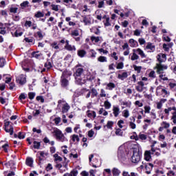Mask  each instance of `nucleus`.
<instances>
[{
  "mask_svg": "<svg viewBox=\"0 0 176 176\" xmlns=\"http://www.w3.org/2000/svg\"><path fill=\"white\" fill-rule=\"evenodd\" d=\"M27 78H25V76L24 74H21L18 77L16 78V83H19V85H25L27 83Z\"/></svg>",
  "mask_w": 176,
  "mask_h": 176,
  "instance_id": "423d86ee",
  "label": "nucleus"
},
{
  "mask_svg": "<svg viewBox=\"0 0 176 176\" xmlns=\"http://www.w3.org/2000/svg\"><path fill=\"white\" fill-rule=\"evenodd\" d=\"M137 91H139V93H142L144 91V88L143 87H141L140 85H138L135 87Z\"/></svg>",
  "mask_w": 176,
  "mask_h": 176,
  "instance_id": "a18cd8bd",
  "label": "nucleus"
},
{
  "mask_svg": "<svg viewBox=\"0 0 176 176\" xmlns=\"http://www.w3.org/2000/svg\"><path fill=\"white\" fill-rule=\"evenodd\" d=\"M93 135H94V131L91 130L88 131V137H89V138H91V137H93Z\"/></svg>",
  "mask_w": 176,
  "mask_h": 176,
  "instance_id": "774afa93",
  "label": "nucleus"
},
{
  "mask_svg": "<svg viewBox=\"0 0 176 176\" xmlns=\"http://www.w3.org/2000/svg\"><path fill=\"white\" fill-rule=\"evenodd\" d=\"M124 67V65L123 64V62L119 63L117 65V69H123V67Z\"/></svg>",
  "mask_w": 176,
  "mask_h": 176,
  "instance_id": "79ce46f5",
  "label": "nucleus"
},
{
  "mask_svg": "<svg viewBox=\"0 0 176 176\" xmlns=\"http://www.w3.org/2000/svg\"><path fill=\"white\" fill-rule=\"evenodd\" d=\"M14 36L18 38V36H21V35H23V32L19 30H16V32L14 33Z\"/></svg>",
  "mask_w": 176,
  "mask_h": 176,
  "instance_id": "c03bdc74",
  "label": "nucleus"
},
{
  "mask_svg": "<svg viewBox=\"0 0 176 176\" xmlns=\"http://www.w3.org/2000/svg\"><path fill=\"white\" fill-rule=\"evenodd\" d=\"M45 16V14L41 11L37 12L34 16L36 17V19H39L40 17H43Z\"/></svg>",
  "mask_w": 176,
  "mask_h": 176,
  "instance_id": "7c9ffc66",
  "label": "nucleus"
},
{
  "mask_svg": "<svg viewBox=\"0 0 176 176\" xmlns=\"http://www.w3.org/2000/svg\"><path fill=\"white\" fill-rule=\"evenodd\" d=\"M9 147V144L8 143L5 144L4 145L2 146V148L6 153H8V148Z\"/></svg>",
  "mask_w": 176,
  "mask_h": 176,
  "instance_id": "864d4df0",
  "label": "nucleus"
},
{
  "mask_svg": "<svg viewBox=\"0 0 176 176\" xmlns=\"http://www.w3.org/2000/svg\"><path fill=\"white\" fill-rule=\"evenodd\" d=\"M100 97H107V94L105 93V90L104 89H100Z\"/></svg>",
  "mask_w": 176,
  "mask_h": 176,
  "instance_id": "4d7b16f0",
  "label": "nucleus"
},
{
  "mask_svg": "<svg viewBox=\"0 0 176 176\" xmlns=\"http://www.w3.org/2000/svg\"><path fill=\"white\" fill-rule=\"evenodd\" d=\"M54 157L55 158V160L57 162H63V158L60 156H58V154H54Z\"/></svg>",
  "mask_w": 176,
  "mask_h": 176,
  "instance_id": "4c0bfd02",
  "label": "nucleus"
},
{
  "mask_svg": "<svg viewBox=\"0 0 176 176\" xmlns=\"http://www.w3.org/2000/svg\"><path fill=\"white\" fill-rule=\"evenodd\" d=\"M157 60L159 61V64H162V63H164V60L162 58V56L157 55Z\"/></svg>",
  "mask_w": 176,
  "mask_h": 176,
  "instance_id": "09e8293b",
  "label": "nucleus"
},
{
  "mask_svg": "<svg viewBox=\"0 0 176 176\" xmlns=\"http://www.w3.org/2000/svg\"><path fill=\"white\" fill-rule=\"evenodd\" d=\"M77 54L79 57L83 58L85 56H86V51L84 50H80L78 51Z\"/></svg>",
  "mask_w": 176,
  "mask_h": 176,
  "instance_id": "b1692460",
  "label": "nucleus"
},
{
  "mask_svg": "<svg viewBox=\"0 0 176 176\" xmlns=\"http://www.w3.org/2000/svg\"><path fill=\"white\" fill-rule=\"evenodd\" d=\"M71 36L75 39L76 42H80V36H79V30H75L72 31L70 34Z\"/></svg>",
  "mask_w": 176,
  "mask_h": 176,
  "instance_id": "0eeeda50",
  "label": "nucleus"
},
{
  "mask_svg": "<svg viewBox=\"0 0 176 176\" xmlns=\"http://www.w3.org/2000/svg\"><path fill=\"white\" fill-rule=\"evenodd\" d=\"M129 43L131 45V47H135V46L138 45V43L133 38L129 39Z\"/></svg>",
  "mask_w": 176,
  "mask_h": 176,
  "instance_id": "393cba45",
  "label": "nucleus"
},
{
  "mask_svg": "<svg viewBox=\"0 0 176 176\" xmlns=\"http://www.w3.org/2000/svg\"><path fill=\"white\" fill-rule=\"evenodd\" d=\"M131 138H133L135 141H138V140H140V139L142 140H146V135L140 133L139 135L131 136Z\"/></svg>",
  "mask_w": 176,
  "mask_h": 176,
  "instance_id": "1a4fd4ad",
  "label": "nucleus"
},
{
  "mask_svg": "<svg viewBox=\"0 0 176 176\" xmlns=\"http://www.w3.org/2000/svg\"><path fill=\"white\" fill-rule=\"evenodd\" d=\"M113 113L115 118H118V116H119V113H120V109L119 108V107H113Z\"/></svg>",
  "mask_w": 176,
  "mask_h": 176,
  "instance_id": "9d476101",
  "label": "nucleus"
},
{
  "mask_svg": "<svg viewBox=\"0 0 176 176\" xmlns=\"http://www.w3.org/2000/svg\"><path fill=\"white\" fill-rule=\"evenodd\" d=\"M77 85H79L80 86H82L83 85V82H82V79L79 78V77H77V79H76Z\"/></svg>",
  "mask_w": 176,
  "mask_h": 176,
  "instance_id": "052dcab7",
  "label": "nucleus"
},
{
  "mask_svg": "<svg viewBox=\"0 0 176 176\" xmlns=\"http://www.w3.org/2000/svg\"><path fill=\"white\" fill-rule=\"evenodd\" d=\"M0 34H1L2 35H5V34H6V28H0Z\"/></svg>",
  "mask_w": 176,
  "mask_h": 176,
  "instance_id": "0e129e2a",
  "label": "nucleus"
},
{
  "mask_svg": "<svg viewBox=\"0 0 176 176\" xmlns=\"http://www.w3.org/2000/svg\"><path fill=\"white\" fill-rule=\"evenodd\" d=\"M118 158L120 162H125L127 159V151H126V146L121 145L118 148Z\"/></svg>",
  "mask_w": 176,
  "mask_h": 176,
  "instance_id": "f257e3e1",
  "label": "nucleus"
},
{
  "mask_svg": "<svg viewBox=\"0 0 176 176\" xmlns=\"http://www.w3.org/2000/svg\"><path fill=\"white\" fill-rule=\"evenodd\" d=\"M69 174L71 176H78V170H73Z\"/></svg>",
  "mask_w": 176,
  "mask_h": 176,
  "instance_id": "5fc2aeb1",
  "label": "nucleus"
},
{
  "mask_svg": "<svg viewBox=\"0 0 176 176\" xmlns=\"http://www.w3.org/2000/svg\"><path fill=\"white\" fill-rule=\"evenodd\" d=\"M159 90H162V93H164V94H167V90H166V89H162V87L159 86L157 87V91H159Z\"/></svg>",
  "mask_w": 176,
  "mask_h": 176,
  "instance_id": "c9c22d12",
  "label": "nucleus"
},
{
  "mask_svg": "<svg viewBox=\"0 0 176 176\" xmlns=\"http://www.w3.org/2000/svg\"><path fill=\"white\" fill-rule=\"evenodd\" d=\"M33 144V147L34 148V149H39V148H41V142L34 141Z\"/></svg>",
  "mask_w": 176,
  "mask_h": 176,
  "instance_id": "cd10ccee",
  "label": "nucleus"
},
{
  "mask_svg": "<svg viewBox=\"0 0 176 176\" xmlns=\"http://www.w3.org/2000/svg\"><path fill=\"white\" fill-rule=\"evenodd\" d=\"M116 87V85L113 82H109L107 85L106 89L107 90H113Z\"/></svg>",
  "mask_w": 176,
  "mask_h": 176,
  "instance_id": "f3484780",
  "label": "nucleus"
},
{
  "mask_svg": "<svg viewBox=\"0 0 176 176\" xmlns=\"http://www.w3.org/2000/svg\"><path fill=\"white\" fill-rule=\"evenodd\" d=\"M72 140L73 142H75V141H76L77 142H79L80 141L79 136H78V135H73Z\"/></svg>",
  "mask_w": 176,
  "mask_h": 176,
  "instance_id": "f704fd0d",
  "label": "nucleus"
},
{
  "mask_svg": "<svg viewBox=\"0 0 176 176\" xmlns=\"http://www.w3.org/2000/svg\"><path fill=\"white\" fill-rule=\"evenodd\" d=\"M51 46L54 48L56 49V50L60 49V47L58 46V45H57V42H54L53 43Z\"/></svg>",
  "mask_w": 176,
  "mask_h": 176,
  "instance_id": "603ef678",
  "label": "nucleus"
},
{
  "mask_svg": "<svg viewBox=\"0 0 176 176\" xmlns=\"http://www.w3.org/2000/svg\"><path fill=\"white\" fill-rule=\"evenodd\" d=\"M42 55V53H39V51L33 52L32 53V57H34L35 58H39Z\"/></svg>",
  "mask_w": 176,
  "mask_h": 176,
  "instance_id": "4be33fe9",
  "label": "nucleus"
},
{
  "mask_svg": "<svg viewBox=\"0 0 176 176\" xmlns=\"http://www.w3.org/2000/svg\"><path fill=\"white\" fill-rule=\"evenodd\" d=\"M122 49H123V50H130V47H129V44L127 43H125L122 45Z\"/></svg>",
  "mask_w": 176,
  "mask_h": 176,
  "instance_id": "bf43d9fd",
  "label": "nucleus"
},
{
  "mask_svg": "<svg viewBox=\"0 0 176 176\" xmlns=\"http://www.w3.org/2000/svg\"><path fill=\"white\" fill-rule=\"evenodd\" d=\"M123 113H124V117L126 118L130 116V113L129 112V110H124Z\"/></svg>",
  "mask_w": 176,
  "mask_h": 176,
  "instance_id": "3c124183",
  "label": "nucleus"
},
{
  "mask_svg": "<svg viewBox=\"0 0 176 176\" xmlns=\"http://www.w3.org/2000/svg\"><path fill=\"white\" fill-rule=\"evenodd\" d=\"M28 97L30 100H34L35 98V93L34 92H30L28 94Z\"/></svg>",
  "mask_w": 176,
  "mask_h": 176,
  "instance_id": "37998d69",
  "label": "nucleus"
},
{
  "mask_svg": "<svg viewBox=\"0 0 176 176\" xmlns=\"http://www.w3.org/2000/svg\"><path fill=\"white\" fill-rule=\"evenodd\" d=\"M90 54H91V58H96V56H97V52H96L94 50H91Z\"/></svg>",
  "mask_w": 176,
  "mask_h": 176,
  "instance_id": "e433bc0d",
  "label": "nucleus"
},
{
  "mask_svg": "<svg viewBox=\"0 0 176 176\" xmlns=\"http://www.w3.org/2000/svg\"><path fill=\"white\" fill-rule=\"evenodd\" d=\"M104 107L106 109H109V108H111V102H109L108 100H106L104 102Z\"/></svg>",
  "mask_w": 176,
  "mask_h": 176,
  "instance_id": "de8ad7c7",
  "label": "nucleus"
},
{
  "mask_svg": "<svg viewBox=\"0 0 176 176\" xmlns=\"http://www.w3.org/2000/svg\"><path fill=\"white\" fill-rule=\"evenodd\" d=\"M4 130L6 133H10V135H13V126H11L9 129L4 128Z\"/></svg>",
  "mask_w": 176,
  "mask_h": 176,
  "instance_id": "473e14b6",
  "label": "nucleus"
},
{
  "mask_svg": "<svg viewBox=\"0 0 176 176\" xmlns=\"http://www.w3.org/2000/svg\"><path fill=\"white\" fill-rule=\"evenodd\" d=\"M32 25V22L31 21H26L25 22V27H31Z\"/></svg>",
  "mask_w": 176,
  "mask_h": 176,
  "instance_id": "69168bd1",
  "label": "nucleus"
},
{
  "mask_svg": "<svg viewBox=\"0 0 176 176\" xmlns=\"http://www.w3.org/2000/svg\"><path fill=\"white\" fill-rule=\"evenodd\" d=\"M53 133L54 134L56 139L60 142H65L68 141V139L65 138L63 132L58 129L54 130Z\"/></svg>",
  "mask_w": 176,
  "mask_h": 176,
  "instance_id": "7ed1b4c3",
  "label": "nucleus"
},
{
  "mask_svg": "<svg viewBox=\"0 0 176 176\" xmlns=\"http://www.w3.org/2000/svg\"><path fill=\"white\" fill-rule=\"evenodd\" d=\"M6 64V60L4 58H0V68H3Z\"/></svg>",
  "mask_w": 176,
  "mask_h": 176,
  "instance_id": "c756f323",
  "label": "nucleus"
},
{
  "mask_svg": "<svg viewBox=\"0 0 176 176\" xmlns=\"http://www.w3.org/2000/svg\"><path fill=\"white\" fill-rule=\"evenodd\" d=\"M65 49H66V50H68V52H76V47H75V45H69L67 46H65Z\"/></svg>",
  "mask_w": 176,
  "mask_h": 176,
  "instance_id": "2eb2a0df",
  "label": "nucleus"
},
{
  "mask_svg": "<svg viewBox=\"0 0 176 176\" xmlns=\"http://www.w3.org/2000/svg\"><path fill=\"white\" fill-rule=\"evenodd\" d=\"M122 176H140V175L138 173H135V172L129 173L126 170H124L122 172Z\"/></svg>",
  "mask_w": 176,
  "mask_h": 176,
  "instance_id": "9b49d317",
  "label": "nucleus"
},
{
  "mask_svg": "<svg viewBox=\"0 0 176 176\" xmlns=\"http://www.w3.org/2000/svg\"><path fill=\"white\" fill-rule=\"evenodd\" d=\"M24 41H26L28 43H32L34 42V38L30 37V38H25Z\"/></svg>",
  "mask_w": 176,
  "mask_h": 176,
  "instance_id": "a19ab883",
  "label": "nucleus"
},
{
  "mask_svg": "<svg viewBox=\"0 0 176 176\" xmlns=\"http://www.w3.org/2000/svg\"><path fill=\"white\" fill-rule=\"evenodd\" d=\"M51 6L52 8V10H54L55 12H58V5L52 4Z\"/></svg>",
  "mask_w": 176,
  "mask_h": 176,
  "instance_id": "13d9d810",
  "label": "nucleus"
},
{
  "mask_svg": "<svg viewBox=\"0 0 176 176\" xmlns=\"http://www.w3.org/2000/svg\"><path fill=\"white\" fill-rule=\"evenodd\" d=\"M30 2H28V1H23V3H21V8H22V9H24V8H27Z\"/></svg>",
  "mask_w": 176,
  "mask_h": 176,
  "instance_id": "72a5a7b5",
  "label": "nucleus"
},
{
  "mask_svg": "<svg viewBox=\"0 0 176 176\" xmlns=\"http://www.w3.org/2000/svg\"><path fill=\"white\" fill-rule=\"evenodd\" d=\"M151 153L149 151H146L144 154V159L146 162H149L151 160Z\"/></svg>",
  "mask_w": 176,
  "mask_h": 176,
  "instance_id": "c85d7f7f",
  "label": "nucleus"
},
{
  "mask_svg": "<svg viewBox=\"0 0 176 176\" xmlns=\"http://www.w3.org/2000/svg\"><path fill=\"white\" fill-rule=\"evenodd\" d=\"M36 34L40 39H43V34H42L41 31L37 32Z\"/></svg>",
  "mask_w": 176,
  "mask_h": 176,
  "instance_id": "338daca9",
  "label": "nucleus"
},
{
  "mask_svg": "<svg viewBox=\"0 0 176 176\" xmlns=\"http://www.w3.org/2000/svg\"><path fill=\"white\" fill-rule=\"evenodd\" d=\"M98 61H99L100 63H107V57L102 56H99L98 58Z\"/></svg>",
  "mask_w": 176,
  "mask_h": 176,
  "instance_id": "2f4dec72",
  "label": "nucleus"
},
{
  "mask_svg": "<svg viewBox=\"0 0 176 176\" xmlns=\"http://www.w3.org/2000/svg\"><path fill=\"white\" fill-rule=\"evenodd\" d=\"M135 71H137L138 73L141 72V66H137V65H133Z\"/></svg>",
  "mask_w": 176,
  "mask_h": 176,
  "instance_id": "e2e57ef3",
  "label": "nucleus"
},
{
  "mask_svg": "<svg viewBox=\"0 0 176 176\" xmlns=\"http://www.w3.org/2000/svg\"><path fill=\"white\" fill-rule=\"evenodd\" d=\"M137 53L142 57V58H145L146 57V55H145V53H144V51L141 50L140 48H138L136 50Z\"/></svg>",
  "mask_w": 176,
  "mask_h": 176,
  "instance_id": "a211bd4d",
  "label": "nucleus"
},
{
  "mask_svg": "<svg viewBox=\"0 0 176 176\" xmlns=\"http://www.w3.org/2000/svg\"><path fill=\"white\" fill-rule=\"evenodd\" d=\"M91 98H94V97H97L98 96V92L97 91V89L92 88L91 90Z\"/></svg>",
  "mask_w": 176,
  "mask_h": 176,
  "instance_id": "aec40b11",
  "label": "nucleus"
},
{
  "mask_svg": "<svg viewBox=\"0 0 176 176\" xmlns=\"http://www.w3.org/2000/svg\"><path fill=\"white\" fill-rule=\"evenodd\" d=\"M161 126L164 127V129H168L170 127V123H167L165 121L162 122Z\"/></svg>",
  "mask_w": 176,
  "mask_h": 176,
  "instance_id": "ea45409f",
  "label": "nucleus"
},
{
  "mask_svg": "<svg viewBox=\"0 0 176 176\" xmlns=\"http://www.w3.org/2000/svg\"><path fill=\"white\" fill-rule=\"evenodd\" d=\"M149 166L151 167V168H153V164L142 162V165L140 166V168H146V170H148V168Z\"/></svg>",
  "mask_w": 176,
  "mask_h": 176,
  "instance_id": "f8f14e48",
  "label": "nucleus"
},
{
  "mask_svg": "<svg viewBox=\"0 0 176 176\" xmlns=\"http://www.w3.org/2000/svg\"><path fill=\"white\" fill-rule=\"evenodd\" d=\"M100 39H101V37H100V36L96 37L94 36H92L91 37V41L92 42H95V43H98V42H100Z\"/></svg>",
  "mask_w": 176,
  "mask_h": 176,
  "instance_id": "a878e982",
  "label": "nucleus"
},
{
  "mask_svg": "<svg viewBox=\"0 0 176 176\" xmlns=\"http://www.w3.org/2000/svg\"><path fill=\"white\" fill-rule=\"evenodd\" d=\"M105 27L111 26V23H109V17L106 18V21L104 22Z\"/></svg>",
  "mask_w": 176,
  "mask_h": 176,
  "instance_id": "6e6d98bb",
  "label": "nucleus"
},
{
  "mask_svg": "<svg viewBox=\"0 0 176 176\" xmlns=\"http://www.w3.org/2000/svg\"><path fill=\"white\" fill-rule=\"evenodd\" d=\"M83 68L78 67L76 69V72L74 73L75 79H78V78H80L82 76V74H83Z\"/></svg>",
  "mask_w": 176,
  "mask_h": 176,
  "instance_id": "6e6552de",
  "label": "nucleus"
},
{
  "mask_svg": "<svg viewBox=\"0 0 176 176\" xmlns=\"http://www.w3.org/2000/svg\"><path fill=\"white\" fill-rule=\"evenodd\" d=\"M71 76V72L65 70L63 72L62 76L60 77V82L62 87H67L68 85H69V82L68 79Z\"/></svg>",
  "mask_w": 176,
  "mask_h": 176,
  "instance_id": "f03ea898",
  "label": "nucleus"
},
{
  "mask_svg": "<svg viewBox=\"0 0 176 176\" xmlns=\"http://www.w3.org/2000/svg\"><path fill=\"white\" fill-rule=\"evenodd\" d=\"M129 76V74H127V72H123L122 74L118 75V79H120L121 80H123L124 79H126Z\"/></svg>",
  "mask_w": 176,
  "mask_h": 176,
  "instance_id": "dca6fc26",
  "label": "nucleus"
},
{
  "mask_svg": "<svg viewBox=\"0 0 176 176\" xmlns=\"http://www.w3.org/2000/svg\"><path fill=\"white\" fill-rule=\"evenodd\" d=\"M70 108H71V107L68 105V103H65L63 105V107H62L63 113H67V112H68V111H69Z\"/></svg>",
  "mask_w": 176,
  "mask_h": 176,
  "instance_id": "4468645a",
  "label": "nucleus"
},
{
  "mask_svg": "<svg viewBox=\"0 0 176 176\" xmlns=\"http://www.w3.org/2000/svg\"><path fill=\"white\" fill-rule=\"evenodd\" d=\"M146 49L152 50L153 52L155 50V45L152 43H148L147 45L146 46Z\"/></svg>",
  "mask_w": 176,
  "mask_h": 176,
  "instance_id": "5701e85b",
  "label": "nucleus"
},
{
  "mask_svg": "<svg viewBox=\"0 0 176 176\" xmlns=\"http://www.w3.org/2000/svg\"><path fill=\"white\" fill-rule=\"evenodd\" d=\"M120 170H119L118 168H113L112 169V173L113 176H119L120 175Z\"/></svg>",
  "mask_w": 176,
  "mask_h": 176,
  "instance_id": "412c9836",
  "label": "nucleus"
},
{
  "mask_svg": "<svg viewBox=\"0 0 176 176\" xmlns=\"http://www.w3.org/2000/svg\"><path fill=\"white\" fill-rule=\"evenodd\" d=\"M38 153H39L41 157H45V156H47V155H49V153L45 151H38Z\"/></svg>",
  "mask_w": 176,
  "mask_h": 176,
  "instance_id": "58836bf2",
  "label": "nucleus"
},
{
  "mask_svg": "<svg viewBox=\"0 0 176 176\" xmlns=\"http://www.w3.org/2000/svg\"><path fill=\"white\" fill-rule=\"evenodd\" d=\"M141 155H142V153L141 151H140V149H134L133 155L131 159L132 163H138L140 160H141Z\"/></svg>",
  "mask_w": 176,
  "mask_h": 176,
  "instance_id": "20e7f679",
  "label": "nucleus"
},
{
  "mask_svg": "<svg viewBox=\"0 0 176 176\" xmlns=\"http://www.w3.org/2000/svg\"><path fill=\"white\" fill-rule=\"evenodd\" d=\"M106 126H107V129H112V126H113V122L108 121Z\"/></svg>",
  "mask_w": 176,
  "mask_h": 176,
  "instance_id": "8fccbe9b",
  "label": "nucleus"
},
{
  "mask_svg": "<svg viewBox=\"0 0 176 176\" xmlns=\"http://www.w3.org/2000/svg\"><path fill=\"white\" fill-rule=\"evenodd\" d=\"M82 21L85 25H90V24H91V19L86 16H83Z\"/></svg>",
  "mask_w": 176,
  "mask_h": 176,
  "instance_id": "ddd939ff",
  "label": "nucleus"
},
{
  "mask_svg": "<svg viewBox=\"0 0 176 176\" xmlns=\"http://www.w3.org/2000/svg\"><path fill=\"white\" fill-rule=\"evenodd\" d=\"M19 10V8H13V7H12V8H10V12H11V13H17V10Z\"/></svg>",
  "mask_w": 176,
  "mask_h": 176,
  "instance_id": "680f3d73",
  "label": "nucleus"
},
{
  "mask_svg": "<svg viewBox=\"0 0 176 176\" xmlns=\"http://www.w3.org/2000/svg\"><path fill=\"white\" fill-rule=\"evenodd\" d=\"M168 67L166 65H163L162 63H157L155 66V69H157V74L160 75V74H163V71L164 69H167Z\"/></svg>",
  "mask_w": 176,
  "mask_h": 176,
  "instance_id": "39448f33",
  "label": "nucleus"
},
{
  "mask_svg": "<svg viewBox=\"0 0 176 176\" xmlns=\"http://www.w3.org/2000/svg\"><path fill=\"white\" fill-rule=\"evenodd\" d=\"M18 138H19V140H24V138H25V135L23 134L22 132H19Z\"/></svg>",
  "mask_w": 176,
  "mask_h": 176,
  "instance_id": "49530a36",
  "label": "nucleus"
},
{
  "mask_svg": "<svg viewBox=\"0 0 176 176\" xmlns=\"http://www.w3.org/2000/svg\"><path fill=\"white\" fill-rule=\"evenodd\" d=\"M133 52H134L131 58V60H132V61H134L135 60H138V58H140V56L138 55H137V54H135V50H133Z\"/></svg>",
  "mask_w": 176,
  "mask_h": 176,
  "instance_id": "bb28decb",
  "label": "nucleus"
},
{
  "mask_svg": "<svg viewBox=\"0 0 176 176\" xmlns=\"http://www.w3.org/2000/svg\"><path fill=\"white\" fill-rule=\"evenodd\" d=\"M26 164L29 166V167H32V164H34V160L32 157H28L26 159Z\"/></svg>",
  "mask_w": 176,
  "mask_h": 176,
  "instance_id": "6ab92c4d",
  "label": "nucleus"
}]
</instances>
